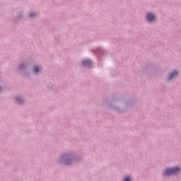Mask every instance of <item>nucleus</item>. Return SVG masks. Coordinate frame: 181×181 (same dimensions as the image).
Instances as JSON below:
<instances>
[{
	"label": "nucleus",
	"instance_id": "1",
	"mask_svg": "<svg viewBox=\"0 0 181 181\" xmlns=\"http://www.w3.org/2000/svg\"><path fill=\"white\" fill-rule=\"evenodd\" d=\"M180 168L177 167L173 168H168L164 171V175L165 176H170V175H175V173H177L180 172Z\"/></svg>",
	"mask_w": 181,
	"mask_h": 181
},
{
	"label": "nucleus",
	"instance_id": "2",
	"mask_svg": "<svg viewBox=\"0 0 181 181\" xmlns=\"http://www.w3.org/2000/svg\"><path fill=\"white\" fill-rule=\"evenodd\" d=\"M146 19L148 21V22H152V21L155 20V16H153L152 13H148L146 16Z\"/></svg>",
	"mask_w": 181,
	"mask_h": 181
},
{
	"label": "nucleus",
	"instance_id": "3",
	"mask_svg": "<svg viewBox=\"0 0 181 181\" xmlns=\"http://www.w3.org/2000/svg\"><path fill=\"white\" fill-rule=\"evenodd\" d=\"M178 74H179L177 73V71H175L174 72L169 74L168 80H172V78H174V77H177Z\"/></svg>",
	"mask_w": 181,
	"mask_h": 181
},
{
	"label": "nucleus",
	"instance_id": "4",
	"mask_svg": "<svg viewBox=\"0 0 181 181\" xmlns=\"http://www.w3.org/2000/svg\"><path fill=\"white\" fill-rule=\"evenodd\" d=\"M83 66H91V60L84 59L82 61Z\"/></svg>",
	"mask_w": 181,
	"mask_h": 181
},
{
	"label": "nucleus",
	"instance_id": "5",
	"mask_svg": "<svg viewBox=\"0 0 181 181\" xmlns=\"http://www.w3.org/2000/svg\"><path fill=\"white\" fill-rule=\"evenodd\" d=\"M17 103H18V104H22L23 103V100L19 98H16Z\"/></svg>",
	"mask_w": 181,
	"mask_h": 181
},
{
	"label": "nucleus",
	"instance_id": "6",
	"mask_svg": "<svg viewBox=\"0 0 181 181\" xmlns=\"http://www.w3.org/2000/svg\"><path fill=\"white\" fill-rule=\"evenodd\" d=\"M34 72L35 73H39V67L35 66L34 67Z\"/></svg>",
	"mask_w": 181,
	"mask_h": 181
},
{
	"label": "nucleus",
	"instance_id": "7",
	"mask_svg": "<svg viewBox=\"0 0 181 181\" xmlns=\"http://www.w3.org/2000/svg\"><path fill=\"white\" fill-rule=\"evenodd\" d=\"M130 180H131V178L129 177H124L123 181H130Z\"/></svg>",
	"mask_w": 181,
	"mask_h": 181
},
{
	"label": "nucleus",
	"instance_id": "8",
	"mask_svg": "<svg viewBox=\"0 0 181 181\" xmlns=\"http://www.w3.org/2000/svg\"><path fill=\"white\" fill-rule=\"evenodd\" d=\"M35 15H36V14L33 13H30V18H33V16H35Z\"/></svg>",
	"mask_w": 181,
	"mask_h": 181
}]
</instances>
